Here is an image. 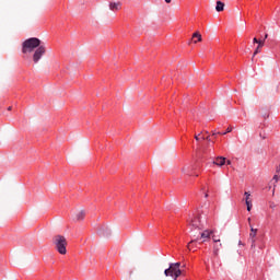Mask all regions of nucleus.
<instances>
[{"label": "nucleus", "mask_w": 280, "mask_h": 280, "mask_svg": "<svg viewBox=\"0 0 280 280\" xmlns=\"http://www.w3.org/2000/svg\"><path fill=\"white\" fill-rule=\"evenodd\" d=\"M279 178H280V174H276L275 176H273V180L276 182V183H279Z\"/></svg>", "instance_id": "nucleus-20"}, {"label": "nucleus", "mask_w": 280, "mask_h": 280, "mask_svg": "<svg viewBox=\"0 0 280 280\" xmlns=\"http://www.w3.org/2000/svg\"><path fill=\"white\" fill-rule=\"evenodd\" d=\"M202 140H203V141H205V140H206V141H211V138H210L209 136H208V137H206V138H205V137H202Z\"/></svg>", "instance_id": "nucleus-22"}, {"label": "nucleus", "mask_w": 280, "mask_h": 280, "mask_svg": "<svg viewBox=\"0 0 280 280\" xmlns=\"http://www.w3.org/2000/svg\"><path fill=\"white\" fill-rule=\"evenodd\" d=\"M220 248H222V243H220L219 245H214V249H213V254L218 257L219 253H220Z\"/></svg>", "instance_id": "nucleus-16"}, {"label": "nucleus", "mask_w": 280, "mask_h": 280, "mask_svg": "<svg viewBox=\"0 0 280 280\" xmlns=\"http://www.w3.org/2000/svg\"><path fill=\"white\" fill-rule=\"evenodd\" d=\"M226 163H228V165H231V161L230 160H228Z\"/></svg>", "instance_id": "nucleus-28"}, {"label": "nucleus", "mask_w": 280, "mask_h": 280, "mask_svg": "<svg viewBox=\"0 0 280 280\" xmlns=\"http://www.w3.org/2000/svg\"><path fill=\"white\" fill-rule=\"evenodd\" d=\"M265 43H266V39H262V40L259 39L258 46L254 51L253 58H255L257 56V54H259V51H260L259 49H261V47H264Z\"/></svg>", "instance_id": "nucleus-12"}, {"label": "nucleus", "mask_w": 280, "mask_h": 280, "mask_svg": "<svg viewBox=\"0 0 280 280\" xmlns=\"http://www.w3.org/2000/svg\"><path fill=\"white\" fill-rule=\"evenodd\" d=\"M165 3H172V0H165Z\"/></svg>", "instance_id": "nucleus-26"}, {"label": "nucleus", "mask_w": 280, "mask_h": 280, "mask_svg": "<svg viewBox=\"0 0 280 280\" xmlns=\"http://www.w3.org/2000/svg\"><path fill=\"white\" fill-rule=\"evenodd\" d=\"M40 47V39L36 37H31L22 44V54H32L34 49H38Z\"/></svg>", "instance_id": "nucleus-1"}, {"label": "nucleus", "mask_w": 280, "mask_h": 280, "mask_svg": "<svg viewBox=\"0 0 280 280\" xmlns=\"http://www.w3.org/2000/svg\"><path fill=\"white\" fill-rule=\"evenodd\" d=\"M8 110H12V107H8Z\"/></svg>", "instance_id": "nucleus-31"}, {"label": "nucleus", "mask_w": 280, "mask_h": 280, "mask_svg": "<svg viewBox=\"0 0 280 280\" xmlns=\"http://www.w3.org/2000/svg\"><path fill=\"white\" fill-rule=\"evenodd\" d=\"M109 10L118 12V10H121V2H109Z\"/></svg>", "instance_id": "nucleus-10"}, {"label": "nucleus", "mask_w": 280, "mask_h": 280, "mask_svg": "<svg viewBox=\"0 0 280 280\" xmlns=\"http://www.w3.org/2000/svg\"><path fill=\"white\" fill-rule=\"evenodd\" d=\"M165 277H172L174 280L178 279L183 271L180 270V262H172L170 268L164 270Z\"/></svg>", "instance_id": "nucleus-3"}, {"label": "nucleus", "mask_w": 280, "mask_h": 280, "mask_svg": "<svg viewBox=\"0 0 280 280\" xmlns=\"http://www.w3.org/2000/svg\"><path fill=\"white\" fill-rule=\"evenodd\" d=\"M244 196H245V202H250L252 201L250 200V192L245 191Z\"/></svg>", "instance_id": "nucleus-17"}, {"label": "nucleus", "mask_w": 280, "mask_h": 280, "mask_svg": "<svg viewBox=\"0 0 280 280\" xmlns=\"http://www.w3.org/2000/svg\"><path fill=\"white\" fill-rule=\"evenodd\" d=\"M45 51H47L45 46L37 47L33 55V62H35V63L38 62V60H40V58H43V56H45Z\"/></svg>", "instance_id": "nucleus-6"}, {"label": "nucleus", "mask_w": 280, "mask_h": 280, "mask_svg": "<svg viewBox=\"0 0 280 280\" xmlns=\"http://www.w3.org/2000/svg\"><path fill=\"white\" fill-rule=\"evenodd\" d=\"M52 244L60 255H67V238L65 236H54Z\"/></svg>", "instance_id": "nucleus-2"}, {"label": "nucleus", "mask_w": 280, "mask_h": 280, "mask_svg": "<svg viewBox=\"0 0 280 280\" xmlns=\"http://www.w3.org/2000/svg\"><path fill=\"white\" fill-rule=\"evenodd\" d=\"M100 234L103 236V237H110V229L108 228H102L100 230Z\"/></svg>", "instance_id": "nucleus-13"}, {"label": "nucleus", "mask_w": 280, "mask_h": 280, "mask_svg": "<svg viewBox=\"0 0 280 280\" xmlns=\"http://www.w3.org/2000/svg\"><path fill=\"white\" fill-rule=\"evenodd\" d=\"M266 38H268V34H265V40H266Z\"/></svg>", "instance_id": "nucleus-30"}, {"label": "nucleus", "mask_w": 280, "mask_h": 280, "mask_svg": "<svg viewBox=\"0 0 280 280\" xmlns=\"http://www.w3.org/2000/svg\"><path fill=\"white\" fill-rule=\"evenodd\" d=\"M226 132H228V129L225 130V132H223V135H226Z\"/></svg>", "instance_id": "nucleus-32"}, {"label": "nucleus", "mask_w": 280, "mask_h": 280, "mask_svg": "<svg viewBox=\"0 0 280 280\" xmlns=\"http://www.w3.org/2000/svg\"><path fill=\"white\" fill-rule=\"evenodd\" d=\"M212 241L214 242V244H218V242H220V237H218L217 235H212Z\"/></svg>", "instance_id": "nucleus-19"}, {"label": "nucleus", "mask_w": 280, "mask_h": 280, "mask_svg": "<svg viewBox=\"0 0 280 280\" xmlns=\"http://www.w3.org/2000/svg\"><path fill=\"white\" fill-rule=\"evenodd\" d=\"M245 205L247 207V211H250L253 209V201H245Z\"/></svg>", "instance_id": "nucleus-18"}, {"label": "nucleus", "mask_w": 280, "mask_h": 280, "mask_svg": "<svg viewBox=\"0 0 280 280\" xmlns=\"http://www.w3.org/2000/svg\"><path fill=\"white\" fill-rule=\"evenodd\" d=\"M196 141H200V138L198 136H195Z\"/></svg>", "instance_id": "nucleus-25"}, {"label": "nucleus", "mask_w": 280, "mask_h": 280, "mask_svg": "<svg viewBox=\"0 0 280 280\" xmlns=\"http://www.w3.org/2000/svg\"><path fill=\"white\" fill-rule=\"evenodd\" d=\"M86 215V212H84V210L79 209L73 213V220L74 222H80L81 220H84Z\"/></svg>", "instance_id": "nucleus-7"}, {"label": "nucleus", "mask_w": 280, "mask_h": 280, "mask_svg": "<svg viewBox=\"0 0 280 280\" xmlns=\"http://www.w3.org/2000/svg\"><path fill=\"white\" fill-rule=\"evenodd\" d=\"M188 224L189 226H191V229H199V231H202V229H205V223L202 222L200 217H195L188 222Z\"/></svg>", "instance_id": "nucleus-5"}, {"label": "nucleus", "mask_w": 280, "mask_h": 280, "mask_svg": "<svg viewBox=\"0 0 280 280\" xmlns=\"http://www.w3.org/2000/svg\"><path fill=\"white\" fill-rule=\"evenodd\" d=\"M205 198H209V194H206V195H205Z\"/></svg>", "instance_id": "nucleus-29"}, {"label": "nucleus", "mask_w": 280, "mask_h": 280, "mask_svg": "<svg viewBox=\"0 0 280 280\" xmlns=\"http://www.w3.org/2000/svg\"><path fill=\"white\" fill-rule=\"evenodd\" d=\"M248 222H250V218H248Z\"/></svg>", "instance_id": "nucleus-34"}, {"label": "nucleus", "mask_w": 280, "mask_h": 280, "mask_svg": "<svg viewBox=\"0 0 280 280\" xmlns=\"http://www.w3.org/2000/svg\"><path fill=\"white\" fill-rule=\"evenodd\" d=\"M269 207H270V209H276V208H277V205H276L275 202H270V203H269Z\"/></svg>", "instance_id": "nucleus-21"}, {"label": "nucleus", "mask_w": 280, "mask_h": 280, "mask_svg": "<svg viewBox=\"0 0 280 280\" xmlns=\"http://www.w3.org/2000/svg\"><path fill=\"white\" fill-rule=\"evenodd\" d=\"M253 43H256L258 45L259 44V39H257V37H254Z\"/></svg>", "instance_id": "nucleus-23"}, {"label": "nucleus", "mask_w": 280, "mask_h": 280, "mask_svg": "<svg viewBox=\"0 0 280 280\" xmlns=\"http://www.w3.org/2000/svg\"><path fill=\"white\" fill-rule=\"evenodd\" d=\"M233 129L231 127L228 128V132H231Z\"/></svg>", "instance_id": "nucleus-27"}, {"label": "nucleus", "mask_w": 280, "mask_h": 280, "mask_svg": "<svg viewBox=\"0 0 280 280\" xmlns=\"http://www.w3.org/2000/svg\"><path fill=\"white\" fill-rule=\"evenodd\" d=\"M212 135H213V136H215L217 133H215V132H213Z\"/></svg>", "instance_id": "nucleus-33"}, {"label": "nucleus", "mask_w": 280, "mask_h": 280, "mask_svg": "<svg viewBox=\"0 0 280 280\" xmlns=\"http://www.w3.org/2000/svg\"><path fill=\"white\" fill-rule=\"evenodd\" d=\"M214 165H218V167H222L223 165H226V158L224 156H218L214 161H213Z\"/></svg>", "instance_id": "nucleus-9"}, {"label": "nucleus", "mask_w": 280, "mask_h": 280, "mask_svg": "<svg viewBox=\"0 0 280 280\" xmlns=\"http://www.w3.org/2000/svg\"><path fill=\"white\" fill-rule=\"evenodd\" d=\"M255 237H257V229L250 226V233H249V238H250V242H252V248H256V245H255Z\"/></svg>", "instance_id": "nucleus-8"}, {"label": "nucleus", "mask_w": 280, "mask_h": 280, "mask_svg": "<svg viewBox=\"0 0 280 280\" xmlns=\"http://www.w3.org/2000/svg\"><path fill=\"white\" fill-rule=\"evenodd\" d=\"M212 235H213V230H203L202 232H200V237L191 240L188 243L187 245L188 250H191V244L199 242V240H201V244H205V242H209V240H211Z\"/></svg>", "instance_id": "nucleus-4"}, {"label": "nucleus", "mask_w": 280, "mask_h": 280, "mask_svg": "<svg viewBox=\"0 0 280 280\" xmlns=\"http://www.w3.org/2000/svg\"><path fill=\"white\" fill-rule=\"evenodd\" d=\"M215 10H217V12H224V2L217 1Z\"/></svg>", "instance_id": "nucleus-14"}, {"label": "nucleus", "mask_w": 280, "mask_h": 280, "mask_svg": "<svg viewBox=\"0 0 280 280\" xmlns=\"http://www.w3.org/2000/svg\"><path fill=\"white\" fill-rule=\"evenodd\" d=\"M191 172H194V166L187 165L182 168V174H185V176H191Z\"/></svg>", "instance_id": "nucleus-11"}, {"label": "nucleus", "mask_w": 280, "mask_h": 280, "mask_svg": "<svg viewBox=\"0 0 280 280\" xmlns=\"http://www.w3.org/2000/svg\"><path fill=\"white\" fill-rule=\"evenodd\" d=\"M276 173H278V174L280 175V165H279V166H277V168H276Z\"/></svg>", "instance_id": "nucleus-24"}, {"label": "nucleus", "mask_w": 280, "mask_h": 280, "mask_svg": "<svg viewBox=\"0 0 280 280\" xmlns=\"http://www.w3.org/2000/svg\"><path fill=\"white\" fill-rule=\"evenodd\" d=\"M192 38H197L194 43H202V35L198 32L192 34Z\"/></svg>", "instance_id": "nucleus-15"}]
</instances>
